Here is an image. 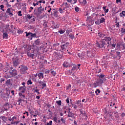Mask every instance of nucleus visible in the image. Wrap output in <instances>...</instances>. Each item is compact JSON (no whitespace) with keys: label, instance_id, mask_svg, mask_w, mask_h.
I'll return each instance as SVG.
<instances>
[{"label":"nucleus","instance_id":"nucleus-1","mask_svg":"<svg viewBox=\"0 0 125 125\" xmlns=\"http://www.w3.org/2000/svg\"><path fill=\"white\" fill-rule=\"evenodd\" d=\"M112 39L110 37H105L104 39H103L102 42L96 43V46L97 47H100V48H102V47H104L106 48V47H111V48H115L116 47V43H112L111 42Z\"/></svg>","mask_w":125,"mask_h":125},{"label":"nucleus","instance_id":"nucleus-2","mask_svg":"<svg viewBox=\"0 0 125 125\" xmlns=\"http://www.w3.org/2000/svg\"><path fill=\"white\" fill-rule=\"evenodd\" d=\"M19 69H20V72L21 74H26V73H27V71H28V67L25 65H21L19 67Z\"/></svg>","mask_w":125,"mask_h":125},{"label":"nucleus","instance_id":"nucleus-3","mask_svg":"<svg viewBox=\"0 0 125 125\" xmlns=\"http://www.w3.org/2000/svg\"><path fill=\"white\" fill-rule=\"evenodd\" d=\"M86 21L88 26H91L93 24V23L92 22V20H91V17H90V16H89L87 17Z\"/></svg>","mask_w":125,"mask_h":125},{"label":"nucleus","instance_id":"nucleus-4","mask_svg":"<svg viewBox=\"0 0 125 125\" xmlns=\"http://www.w3.org/2000/svg\"><path fill=\"white\" fill-rule=\"evenodd\" d=\"M68 45H69V43H66L65 44H62L61 45V50L62 52H64L66 51V48L68 47Z\"/></svg>","mask_w":125,"mask_h":125},{"label":"nucleus","instance_id":"nucleus-5","mask_svg":"<svg viewBox=\"0 0 125 125\" xmlns=\"http://www.w3.org/2000/svg\"><path fill=\"white\" fill-rule=\"evenodd\" d=\"M11 28H13V25H9V24H7L5 26V30L6 32H11Z\"/></svg>","mask_w":125,"mask_h":125},{"label":"nucleus","instance_id":"nucleus-6","mask_svg":"<svg viewBox=\"0 0 125 125\" xmlns=\"http://www.w3.org/2000/svg\"><path fill=\"white\" fill-rule=\"evenodd\" d=\"M53 56L57 59H60L62 58V56L60 54V53H59V52L54 53Z\"/></svg>","mask_w":125,"mask_h":125},{"label":"nucleus","instance_id":"nucleus-7","mask_svg":"<svg viewBox=\"0 0 125 125\" xmlns=\"http://www.w3.org/2000/svg\"><path fill=\"white\" fill-rule=\"evenodd\" d=\"M6 13L10 15L11 16H13V9L12 8H8L6 10Z\"/></svg>","mask_w":125,"mask_h":125},{"label":"nucleus","instance_id":"nucleus-8","mask_svg":"<svg viewBox=\"0 0 125 125\" xmlns=\"http://www.w3.org/2000/svg\"><path fill=\"white\" fill-rule=\"evenodd\" d=\"M80 112L81 117H82L83 119H86V117H87L86 113L84 111H82L81 109L80 110Z\"/></svg>","mask_w":125,"mask_h":125},{"label":"nucleus","instance_id":"nucleus-9","mask_svg":"<svg viewBox=\"0 0 125 125\" xmlns=\"http://www.w3.org/2000/svg\"><path fill=\"white\" fill-rule=\"evenodd\" d=\"M63 66L64 68H68V67H71V64L69 63L68 61H65L63 63Z\"/></svg>","mask_w":125,"mask_h":125},{"label":"nucleus","instance_id":"nucleus-10","mask_svg":"<svg viewBox=\"0 0 125 125\" xmlns=\"http://www.w3.org/2000/svg\"><path fill=\"white\" fill-rule=\"evenodd\" d=\"M9 73L11 76H13L14 77L17 76V71L15 69H13L12 71H10Z\"/></svg>","mask_w":125,"mask_h":125},{"label":"nucleus","instance_id":"nucleus-11","mask_svg":"<svg viewBox=\"0 0 125 125\" xmlns=\"http://www.w3.org/2000/svg\"><path fill=\"white\" fill-rule=\"evenodd\" d=\"M19 91L21 93H24L26 91V87L20 86L19 88Z\"/></svg>","mask_w":125,"mask_h":125},{"label":"nucleus","instance_id":"nucleus-12","mask_svg":"<svg viewBox=\"0 0 125 125\" xmlns=\"http://www.w3.org/2000/svg\"><path fill=\"white\" fill-rule=\"evenodd\" d=\"M33 38H37V34L36 33H31L30 36L28 37L30 41L33 40Z\"/></svg>","mask_w":125,"mask_h":125},{"label":"nucleus","instance_id":"nucleus-13","mask_svg":"<svg viewBox=\"0 0 125 125\" xmlns=\"http://www.w3.org/2000/svg\"><path fill=\"white\" fill-rule=\"evenodd\" d=\"M103 9L105 14H106V13H108V12H109V9L107 8V6H104L103 7Z\"/></svg>","mask_w":125,"mask_h":125},{"label":"nucleus","instance_id":"nucleus-14","mask_svg":"<svg viewBox=\"0 0 125 125\" xmlns=\"http://www.w3.org/2000/svg\"><path fill=\"white\" fill-rule=\"evenodd\" d=\"M13 64L14 66V67H17L18 65H19V60H16L13 62Z\"/></svg>","mask_w":125,"mask_h":125},{"label":"nucleus","instance_id":"nucleus-15","mask_svg":"<svg viewBox=\"0 0 125 125\" xmlns=\"http://www.w3.org/2000/svg\"><path fill=\"white\" fill-rule=\"evenodd\" d=\"M119 16H120L121 18H124L125 17V11H123L120 13Z\"/></svg>","mask_w":125,"mask_h":125},{"label":"nucleus","instance_id":"nucleus-16","mask_svg":"<svg viewBox=\"0 0 125 125\" xmlns=\"http://www.w3.org/2000/svg\"><path fill=\"white\" fill-rule=\"evenodd\" d=\"M116 52L114 50H111L110 52V53H109V55L110 56H111V57H113V58H115V55H114L115 54V53Z\"/></svg>","mask_w":125,"mask_h":125},{"label":"nucleus","instance_id":"nucleus-17","mask_svg":"<svg viewBox=\"0 0 125 125\" xmlns=\"http://www.w3.org/2000/svg\"><path fill=\"white\" fill-rule=\"evenodd\" d=\"M38 77H39V79H40V80H42V79H43L44 78L43 73L42 72L39 73L38 74Z\"/></svg>","mask_w":125,"mask_h":125},{"label":"nucleus","instance_id":"nucleus-18","mask_svg":"<svg viewBox=\"0 0 125 125\" xmlns=\"http://www.w3.org/2000/svg\"><path fill=\"white\" fill-rule=\"evenodd\" d=\"M27 55L28 57H30L31 58H33L35 56V54H31L30 52H27Z\"/></svg>","mask_w":125,"mask_h":125},{"label":"nucleus","instance_id":"nucleus-19","mask_svg":"<svg viewBox=\"0 0 125 125\" xmlns=\"http://www.w3.org/2000/svg\"><path fill=\"white\" fill-rule=\"evenodd\" d=\"M115 25H116V28H119L120 27V22H117L118 21V18H116V20H115Z\"/></svg>","mask_w":125,"mask_h":125},{"label":"nucleus","instance_id":"nucleus-20","mask_svg":"<svg viewBox=\"0 0 125 125\" xmlns=\"http://www.w3.org/2000/svg\"><path fill=\"white\" fill-rule=\"evenodd\" d=\"M100 85L97 82H96L93 83V87L96 88L97 86H99Z\"/></svg>","mask_w":125,"mask_h":125},{"label":"nucleus","instance_id":"nucleus-21","mask_svg":"<svg viewBox=\"0 0 125 125\" xmlns=\"http://www.w3.org/2000/svg\"><path fill=\"white\" fill-rule=\"evenodd\" d=\"M3 39H5V40H7V39H8V35L7 33H4L2 35Z\"/></svg>","mask_w":125,"mask_h":125},{"label":"nucleus","instance_id":"nucleus-22","mask_svg":"<svg viewBox=\"0 0 125 125\" xmlns=\"http://www.w3.org/2000/svg\"><path fill=\"white\" fill-rule=\"evenodd\" d=\"M98 83L100 85V84H102L103 83V79H99L98 81Z\"/></svg>","mask_w":125,"mask_h":125},{"label":"nucleus","instance_id":"nucleus-23","mask_svg":"<svg viewBox=\"0 0 125 125\" xmlns=\"http://www.w3.org/2000/svg\"><path fill=\"white\" fill-rule=\"evenodd\" d=\"M0 119L1 120H2L3 121V122H6L7 118L6 117H5V116H0Z\"/></svg>","mask_w":125,"mask_h":125},{"label":"nucleus","instance_id":"nucleus-24","mask_svg":"<svg viewBox=\"0 0 125 125\" xmlns=\"http://www.w3.org/2000/svg\"><path fill=\"white\" fill-rule=\"evenodd\" d=\"M41 85H42V89H43L44 87L46 86V83H45V81H43Z\"/></svg>","mask_w":125,"mask_h":125},{"label":"nucleus","instance_id":"nucleus-25","mask_svg":"<svg viewBox=\"0 0 125 125\" xmlns=\"http://www.w3.org/2000/svg\"><path fill=\"white\" fill-rule=\"evenodd\" d=\"M68 116L69 118H74V113L69 111L68 113Z\"/></svg>","mask_w":125,"mask_h":125},{"label":"nucleus","instance_id":"nucleus-26","mask_svg":"<svg viewBox=\"0 0 125 125\" xmlns=\"http://www.w3.org/2000/svg\"><path fill=\"white\" fill-rule=\"evenodd\" d=\"M53 10H55L54 11V16L55 17H58V14H57L58 11H57V10H55V9H53Z\"/></svg>","mask_w":125,"mask_h":125},{"label":"nucleus","instance_id":"nucleus-27","mask_svg":"<svg viewBox=\"0 0 125 125\" xmlns=\"http://www.w3.org/2000/svg\"><path fill=\"white\" fill-rule=\"evenodd\" d=\"M40 43H41V40L40 39H38L35 41V43L37 45H40Z\"/></svg>","mask_w":125,"mask_h":125},{"label":"nucleus","instance_id":"nucleus-28","mask_svg":"<svg viewBox=\"0 0 125 125\" xmlns=\"http://www.w3.org/2000/svg\"><path fill=\"white\" fill-rule=\"evenodd\" d=\"M56 103H57L59 106H61V105H62V102H61V100L56 101Z\"/></svg>","mask_w":125,"mask_h":125},{"label":"nucleus","instance_id":"nucleus-29","mask_svg":"<svg viewBox=\"0 0 125 125\" xmlns=\"http://www.w3.org/2000/svg\"><path fill=\"white\" fill-rule=\"evenodd\" d=\"M54 29H58L59 28V24H54L53 25Z\"/></svg>","mask_w":125,"mask_h":125},{"label":"nucleus","instance_id":"nucleus-30","mask_svg":"<svg viewBox=\"0 0 125 125\" xmlns=\"http://www.w3.org/2000/svg\"><path fill=\"white\" fill-rule=\"evenodd\" d=\"M104 22H105V19L104 18H101V19L100 20V22L101 24Z\"/></svg>","mask_w":125,"mask_h":125},{"label":"nucleus","instance_id":"nucleus-31","mask_svg":"<svg viewBox=\"0 0 125 125\" xmlns=\"http://www.w3.org/2000/svg\"><path fill=\"white\" fill-rule=\"evenodd\" d=\"M19 96L21 97V98H25V97H26L25 95H23L22 93H19Z\"/></svg>","mask_w":125,"mask_h":125},{"label":"nucleus","instance_id":"nucleus-32","mask_svg":"<svg viewBox=\"0 0 125 125\" xmlns=\"http://www.w3.org/2000/svg\"><path fill=\"white\" fill-rule=\"evenodd\" d=\"M95 92L96 95H98V94H99V93H100V92H101V91H100V89H97L96 90V91H95Z\"/></svg>","mask_w":125,"mask_h":125},{"label":"nucleus","instance_id":"nucleus-33","mask_svg":"<svg viewBox=\"0 0 125 125\" xmlns=\"http://www.w3.org/2000/svg\"><path fill=\"white\" fill-rule=\"evenodd\" d=\"M27 83L28 85H29V84H32L33 83L32 82V80H31V79L28 80L27 82Z\"/></svg>","mask_w":125,"mask_h":125},{"label":"nucleus","instance_id":"nucleus-34","mask_svg":"<svg viewBox=\"0 0 125 125\" xmlns=\"http://www.w3.org/2000/svg\"><path fill=\"white\" fill-rule=\"evenodd\" d=\"M51 74L54 76V77H55V76H56V72L54 71V70H52L51 71Z\"/></svg>","mask_w":125,"mask_h":125},{"label":"nucleus","instance_id":"nucleus-35","mask_svg":"<svg viewBox=\"0 0 125 125\" xmlns=\"http://www.w3.org/2000/svg\"><path fill=\"white\" fill-rule=\"evenodd\" d=\"M69 38H70V39L73 40V39H75V36H74V35L73 34L70 33L69 34Z\"/></svg>","mask_w":125,"mask_h":125},{"label":"nucleus","instance_id":"nucleus-36","mask_svg":"<svg viewBox=\"0 0 125 125\" xmlns=\"http://www.w3.org/2000/svg\"><path fill=\"white\" fill-rule=\"evenodd\" d=\"M95 23L96 24V25H100L101 22H100V21L99 20H98L97 21H96L95 22Z\"/></svg>","mask_w":125,"mask_h":125},{"label":"nucleus","instance_id":"nucleus-37","mask_svg":"<svg viewBox=\"0 0 125 125\" xmlns=\"http://www.w3.org/2000/svg\"><path fill=\"white\" fill-rule=\"evenodd\" d=\"M59 11L60 13H61L62 14L64 12L63 10H62V8H60L59 9Z\"/></svg>","mask_w":125,"mask_h":125},{"label":"nucleus","instance_id":"nucleus-38","mask_svg":"<svg viewBox=\"0 0 125 125\" xmlns=\"http://www.w3.org/2000/svg\"><path fill=\"white\" fill-rule=\"evenodd\" d=\"M25 34H26V37H31V32H25Z\"/></svg>","mask_w":125,"mask_h":125},{"label":"nucleus","instance_id":"nucleus-39","mask_svg":"<svg viewBox=\"0 0 125 125\" xmlns=\"http://www.w3.org/2000/svg\"><path fill=\"white\" fill-rule=\"evenodd\" d=\"M116 54H117V56H118V57H119V59L121 58V52H120L119 51H117Z\"/></svg>","mask_w":125,"mask_h":125},{"label":"nucleus","instance_id":"nucleus-40","mask_svg":"<svg viewBox=\"0 0 125 125\" xmlns=\"http://www.w3.org/2000/svg\"><path fill=\"white\" fill-rule=\"evenodd\" d=\"M53 119L54 122H55V123H58V121H57V117H56V116H55V117H53Z\"/></svg>","mask_w":125,"mask_h":125},{"label":"nucleus","instance_id":"nucleus-41","mask_svg":"<svg viewBox=\"0 0 125 125\" xmlns=\"http://www.w3.org/2000/svg\"><path fill=\"white\" fill-rule=\"evenodd\" d=\"M0 10H2V11H4V6L3 5H1L0 6Z\"/></svg>","mask_w":125,"mask_h":125},{"label":"nucleus","instance_id":"nucleus-42","mask_svg":"<svg viewBox=\"0 0 125 125\" xmlns=\"http://www.w3.org/2000/svg\"><path fill=\"white\" fill-rule=\"evenodd\" d=\"M98 77H99L100 78H103L104 77H105V75L104 74H101L100 75H98Z\"/></svg>","mask_w":125,"mask_h":125},{"label":"nucleus","instance_id":"nucleus-43","mask_svg":"<svg viewBox=\"0 0 125 125\" xmlns=\"http://www.w3.org/2000/svg\"><path fill=\"white\" fill-rule=\"evenodd\" d=\"M27 18H28V19H31L33 18V16L32 15L30 16V14H28L27 15Z\"/></svg>","mask_w":125,"mask_h":125},{"label":"nucleus","instance_id":"nucleus-44","mask_svg":"<svg viewBox=\"0 0 125 125\" xmlns=\"http://www.w3.org/2000/svg\"><path fill=\"white\" fill-rule=\"evenodd\" d=\"M75 10L76 12H78L80 11V9L79 8V7H76L75 8Z\"/></svg>","mask_w":125,"mask_h":125},{"label":"nucleus","instance_id":"nucleus-45","mask_svg":"<svg viewBox=\"0 0 125 125\" xmlns=\"http://www.w3.org/2000/svg\"><path fill=\"white\" fill-rule=\"evenodd\" d=\"M65 101L67 103V104H69L70 103V98H67Z\"/></svg>","mask_w":125,"mask_h":125},{"label":"nucleus","instance_id":"nucleus-46","mask_svg":"<svg viewBox=\"0 0 125 125\" xmlns=\"http://www.w3.org/2000/svg\"><path fill=\"white\" fill-rule=\"evenodd\" d=\"M72 85H71L70 84H69L67 87H66V89L67 90H68V89H70L71 88Z\"/></svg>","mask_w":125,"mask_h":125},{"label":"nucleus","instance_id":"nucleus-47","mask_svg":"<svg viewBox=\"0 0 125 125\" xmlns=\"http://www.w3.org/2000/svg\"><path fill=\"white\" fill-rule=\"evenodd\" d=\"M59 33H60V34L61 35H62V34H64V33H65V31L64 30H60L59 31Z\"/></svg>","mask_w":125,"mask_h":125},{"label":"nucleus","instance_id":"nucleus-48","mask_svg":"<svg viewBox=\"0 0 125 125\" xmlns=\"http://www.w3.org/2000/svg\"><path fill=\"white\" fill-rule=\"evenodd\" d=\"M114 116L115 118H119V114H118V112H116L114 113Z\"/></svg>","mask_w":125,"mask_h":125},{"label":"nucleus","instance_id":"nucleus-49","mask_svg":"<svg viewBox=\"0 0 125 125\" xmlns=\"http://www.w3.org/2000/svg\"><path fill=\"white\" fill-rule=\"evenodd\" d=\"M61 121L62 122V124H65V120H64L63 117L61 118Z\"/></svg>","mask_w":125,"mask_h":125},{"label":"nucleus","instance_id":"nucleus-50","mask_svg":"<svg viewBox=\"0 0 125 125\" xmlns=\"http://www.w3.org/2000/svg\"><path fill=\"white\" fill-rule=\"evenodd\" d=\"M6 5L7 7H11V5L9 4V3H8V2L6 3Z\"/></svg>","mask_w":125,"mask_h":125},{"label":"nucleus","instance_id":"nucleus-51","mask_svg":"<svg viewBox=\"0 0 125 125\" xmlns=\"http://www.w3.org/2000/svg\"><path fill=\"white\" fill-rule=\"evenodd\" d=\"M71 33V30H67L66 31V35H68Z\"/></svg>","mask_w":125,"mask_h":125},{"label":"nucleus","instance_id":"nucleus-52","mask_svg":"<svg viewBox=\"0 0 125 125\" xmlns=\"http://www.w3.org/2000/svg\"><path fill=\"white\" fill-rule=\"evenodd\" d=\"M81 2H82V3H83V4H86V0H83V1H82Z\"/></svg>","mask_w":125,"mask_h":125},{"label":"nucleus","instance_id":"nucleus-53","mask_svg":"<svg viewBox=\"0 0 125 125\" xmlns=\"http://www.w3.org/2000/svg\"><path fill=\"white\" fill-rule=\"evenodd\" d=\"M33 6H36V5H39V2H37L36 3L35 2L33 3Z\"/></svg>","mask_w":125,"mask_h":125},{"label":"nucleus","instance_id":"nucleus-54","mask_svg":"<svg viewBox=\"0 0 125 125\" xmlns=\"http://www.w3.org/2000/svg\"><path fill=\"white\" fill-rule=\"evenodd\" d=\"M6 83L7 84H10V80H8L6 82Z\"/></svg>","mask_w":125,"mask_h":125},{"label":"nucleus","instance_id":"nucleus-55","mask_svg":"<svg viewBox=\"0 0 125 125\" xmlns=\"http://www.w3.org/2000/svg\"><path fill=\"white\" fill-rule=\"evenodd\" d=\"M18 16H22V14L21 11L18 12Z\"/></svg>","mask_w":125,"mask_h":125},{"label":"nucleus","instance_id":"nucleus-56","mask_svg":"<svg viewBox=\"0 0 125 125\" xmlns=\"http://www.w3.org/2000/svg\"><path fill=\"white\" fill-rule=\"evenodd\" d=\"M98 36H100V38H102L103 36V34L99 33H98Z\"/></svg>","mask_w":125,"mask_h":125},{"label":"nucleus","instance_id":"nucleus-57","mask_svg":"<svg viewBox=\"0 0 125 125\" xmlns=\"http://www.w3.org/2000/svg\"><path fill=\"white\" fill-rule=\"evenodd\" d=\"M34 92H36L37 93H38V94H40V92H39V89H36L34 91Z\"/></svg>","mask_w":125,"mask_h":125},{"label":"nucleus","instance_id":"nucleus-58","mask_svg":"<svg viewBox=\"0 0 125 125\" xmlns=\"http://www.w3.org/2000/svg\"><path fill=\"white\" fill-rule=\"evenodd\" d=\"M32 81H33V82H35V83L37 82V79H36V78H32Z\"/></svg>","mask_w":125,"mask_h":125},{"label":"nucleus","instance_id":"nucleus-59","mask_svg":"<svg viewBox=\"0 0 125 125\" xmlns=\"http://www.w3.org/2000/svg\"><path fill=\"white\" fill-rule=\"evenodd\" d=\"M90 95H91V96H94V92H90Z\"/></svg>","mask_w":125,"mask_h":125},{"label":"nucleus","instance_id":"nucleus-60","mask_svg":"<svg viewBox=\"0 0 125 125\" xmlns=\"http://www.w3.org/2000/svg\"><path fill=\"white\" fill-rule=\"evenodd\" d=\"M15 120H16V117L14 116L12 118V121H14Z\"/></svg>","mask_w":125,"mask_h":125},{"label":"nucleus","instance_id":"nucleus-61","mask_svg":"<svg viewBox=\"0 0 125 125\" xmlns=\"http://www.w3.org/2000/svg\"><path fill=\"white\" fill-rule=\"evenodd\" d=\"M22 85H23V86H22V87H26V86L25 85V83L23 82L21 83Z\"/></svg>","mask_w":125,"mask_h":125},{"label":"nucleus","instance_id":"nucleus-62","mask_svg":"<svg viewBox=\"0 0 125 125\" xmlns=\"http://www.w3.org/2000/svg\"><path fill=\"white\" fill-rule=\"evenodd\" d=\"M18 102L21 103L22 102V100L21 99H19Z\"/></svg>","mask_w":125,"mask_h":125},{"label":"nucleus","instance_id":"nucleus-63","mask_svg":"<svg viewBox=\"0 0 125 125\" xmlns=\"http://www.w3.org/2000/svg\"><path fill=\"white\" fill-rule=\"evenodd\" d=\"M36 47V51H37V52H39V51H40V48H39L38 47Z\"/></svg>","mask_w":125,"mask_h":125},{"label":"nucleus","instance_id":"nucleus-64","mask_svg":"<svg viewBox=\"0 0 125 125\" xmlns=\"http://www.w3.org/2000/svg\"><path fill=\"white\" fill-rule=\"evenodd\" d=\"M121 0H116V3H119V2H121Z\"/></svg>","mask_w":125,"mask_h":125}]
</instances>
